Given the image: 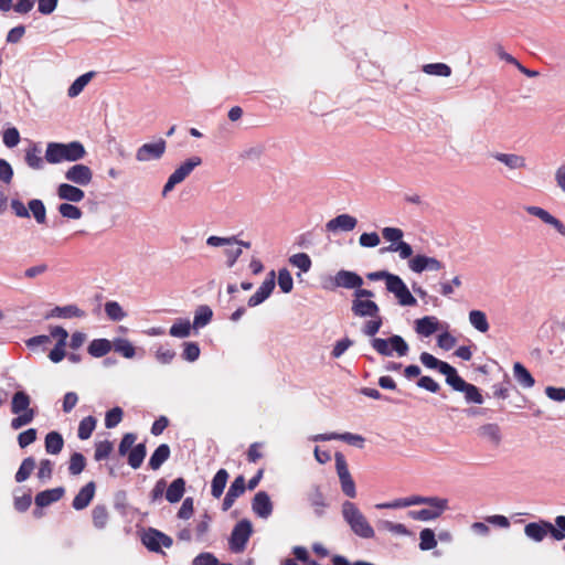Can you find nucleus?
Instances as JSON below:
<instances>
[{"instance_id": "obj_1", "label": "nucleus", "mask_w": 565, "mask_h": 565, "mask_svg": "<svg viewBox=\"0 0 565 565\" xmlns=\"http://www.w3.org/2000/svg\"><path fill=\"white\" fill-rule=\"evenodd\" d=\"M341 514L344 522L356 536L364 540L374 539V529L354 502L344 501L341 505Z\"/></svg>"}, {"instance_id": "obj_2", "label": "nucleus", "mask_w": 565, "mask_h": 565, "mask_svg": "<svg viewBox=\"0 0 565 565\" xmlns=\"http://www.w3.org/2000/svg\"><path fill=\"white\" fill-rule=\"evenodd\" d=\"M85 156V147L81 141L76 140L68 143L49 142L45 150V160L51 164H57L63 161H78Z\"/></svg>"}, {"instance_id": "obj_3", "label": "nucleus", "mask_w": 565, "mask_h": 565, "mask_svg": "<svg viewBox=\"0 0 565 565\" xmlns=\"http://www.w3.org/2000/svg\"><path fill=\"white\" fill-rule=\"evenodd\" d=\"M428 502L423 504L428 505L420 510H412L408 512V516L416 521H431L438 519L449 508L448 499L440 497H426Z\"/></svg>"}, {"instance_id": "obj_4", "label": "nucleus", "mask_w": 565, "mask_h": 565, "mask_svg": "<svg viewBox=\"0 0 565 565\" xmlns=\"http://www.w3.org/2000/svg\"><path fill=\"white\" fill-rule=\"evenodd\" d=\"M371 345L383 356H391L393 352H396L398 356H405L409 350L407 342L398 334H394L388 339L373 338Z\"/></svg>"}, {"instance_id": "obj_5", "label": "nucleus", "mask_w": 565, "mask_h": 565, "mask_svg": "<svg viewBox=\"0 0 565 565\" xmlns=\"http://www.w3.org/2000/svg\"><path fill=\"white\" fill-rule=\"evenodd\" d=\"M253 533L252 522L247 519L238 521L231 533L228 544L234 553H242L246 548V544Z\"/></svg>"}, {"instance_id": "obj_6", "label": "nucleus", "mask_w": 565, "mask_h": 565, "mask_svg": "<svg viewBox=\"0 0 565 565\" xmlns=\"http://www.w3.org/2000/svg\"><path fill=\"white\" fill-rule=\"evenodd\" d=\"M455 391L465 394L467 403L482 404L483 397L479 388L470 383H467L456 371L447 382Z\"/></svg>"}, {"instance_id": "obj_7", "label": "nucleus", "mask_w": 565, "mask_h": 565, "mask_svg": "<svg viewBox=\"0 0 565 565\" xmlns=\"http://www.w3.org/2000/svg\"><path fill=\"white\" fill-rule=\"evenodd\" d=\"M166 149L167 142L162 138H159L154 142L143 143L136 151V160L139 162L160 160L163 157Z\"/></svg>"}, {"instance_id": "obj_8", "label": "nucleus", "mask_w": 565, "mask_h": 565, "mask_svg": "<svg viewBox=\"0 0 565 565\" xmlns=\"http://www.w3.org/2000/svg\"><path fill=\"white\" fill-rule=\"evenodd\" d=\"M363 278L355 271L340 269L331 277L332 289L345 288L355 290L358 287H362Z\"/></svg>"}, {"instance_id": "obj_9", "label": "nucleus", "mask_w": 565, "mask_h": 565, "mask_svg": "<svg viewBox=\"0 0 565 565\" xmlns=\"http://www.w3.org/2000/svg\"><path fill=\"white\" fill-rule=\"evenodd\" d=\"M141 541L143 545L152 552H160L162 546L171 547L173 544L170 536L152 527L145 532Z\"/></svg>"}, {"instance_id": "obj_10", "label": "nucleus", "mask_w": 565, "mask_h": 565, "mask_svg": "<svg viewBox=\"0 0 565 565\" xmlns=\"http://www.w3.org/2000/svg\"><path fill=\"white\" fill-rule=\"evenodd\" d=\"M387 291L394 294V296L398 299V303L401 306L417 305L416 298L411 294L406 284L399 276H396L394 280L392 279L391 284L388 285Z\"/></svg>"}, {"instance_id": "obj_11", "label": "nucleus", "mask_w": 565, "mask_h": 565, "mask_svg": "<svg viewBox=\"0 0 565 565\" xmlns=\"http://www.w3.org/2000/svg\"><path fill=\"white\" fill-rule=\"evenodd\" d=\"M65 179L79 186H85L92 182L93 171L89 167L77 163L67 169Z\"/></svg>"}, {"instance_id": "obj_12", "label": "nucleus", "mask_w": 565, "mask_h": 565, "mask_svg": "<svg viewBox=\"0 0 565 565\" xmlns=\"http://www.w3.org/2000/svg\"><path fill=\"white\" fill-rule=\"evenodd\" d=\"M313 441H327V440H342L349 445H352L358 448H363L365 438L358 434L352 433H329V434H319L311 437Z\"/></svg>"}, {"instance_id": "obj_13", "label": "nucleus", "mask_w": 565, "mask_h": 565, "mask_svg": "<svg viewBox=\"0 0 565 565\" xmlns=\"http://www.w3.org/2000/svg\"><path fill=\"white\" fill-rule=\"evenodd\" d=\"M408 265H409L411 270H413L414 273H417V274H420L425 270L437 271L444 267L441 262H439L437 258L429 257L426 255L414 256L409 260Z\"/></svg>"}, {"instance_id": "obj_14", "label": "nucleus", "mask_w": 565, "mask_h": 565, "mask_svg": "<svg viewBox=\"0 0 565 565\" xmlns=\"http://www.w3.org/2000/svg\"><path fill=\"white\" fill-rule=\"evenodd\" d=\"M275 271L271 270L268 277L263 281L256 292L249 297L247 305L248 307H256L263 303L273 292L275 288Z\"/></svg>"}, {"instance_id": "obj_15", "label": "nucleus", "mask_w": 565, "mask_h": 565, "mask_svg": "<svg viewBox=\"0 0 565 565\" xmlns=\"http://www.w3.org/2000/svg\"><path fill=\"white\" fill-rule=\"evenodd\" d=\"M351 311L354 317L369 318L376 317L380 312L379 305L371 299H352Z\"/></svg>"}, {"instance_id": "obj_16", "label": "nucleus", "mask_w": 565, "mask_h": 565, "mask_svg": "<svg viewBox=\"0 0 565 565\" xmlns=\"http://www.w3.org/2000/svg\"><path fill=\"white\" fill-rule=\"evenodd\" d=\"M525 211L530 215L539 217L545 224L553 226L562 236H565V225L548 211L535 205L525 206Z\"/></svg>"}, {"instance_id": "obj_17", "label": "nucleus", "mask_w": 565, "mask_h": 565, "mask_svg": "<svg viewBox=\"0 0 565 565\" xmlns=\"http://www.w3.org/2000/svg\"><path fill=\"white\" fill-rule=\"evenodd\" d=\"M420 362L428 369L438 370L441 374L446 376V383L452 376V374L457 371L449 363L444 362L435 358L433 354L428 352H423L419 355Z\"/></svg>"}, {"instance_id": "obj_18", "label": "nucleus", "mask_w": 565, "mask_h": 565, "mask_svg": "<svg viewBox=\"0 0 565 565\" xmlns=\"http://www.w3.org/2000/svg\"><path fill=\"white\" fill-rule=\"evenodd\" d=\"M252 510L262 519H268L271 515L273 502L266 491H259L255 494L252 501Z\"/></svg>"}, {"instance_id": "obj_19", "label": "nucleus", "mask_w": 565, "mask_h": 565, "mask_svg": "<svg viewBox=\"0 0 565 565\" xmlns=\"http://www.w3.org/2000/svg\"><path fill=\"white\" fill-rule=\"evenodd\" d=\"M356 224L358 220L354 216L350 214H340L327 222L326 230L330 233H337L339 231L351 232L355 228Z\"/></svg>"}, {"instance_id": "obj_20", "label": "nucleus", "mask_w": 565, "mask_h": 565, "mask_svg": "<svg viewBox=\"0 0 565 565\" xmlns=\"http://www.w3.org/2000/svg\"><path fill=\"white\" fill-rule=\"evenodd\" d=\"M551 522L545 520H540L537 522H530L524 526V534L530 540L540 543L542 542L548 534L551 535Z\"/></svg>"}, {"instance_id": "obj_21", "label": "nucleus", "mask_w": 565, "mask_h": 565, "mask_svg": "<svg viewBox=\"0 0 565 565\" xmlns=\"http://www.w3.org/2000/svg\"><path fill=\"white\" fill-rule=\"evenodd\" d=\"M307 500L313 509L315 515L321 518L329 504L319 486L315 484L311 487L310 491L307 493Z\"/></svg>"}, {"instance_id": "obj_22", "label": "nucleus", "mask_w": 565, "mask_h": 565, "mask_svg": "<svg viewBox=\"0 0 565 565\" xmlns=\"http://www.w3.org/2000/svg\"><path fill=\"white\" fill-rule=\"evenodd\" d=\"M95 489L96 486L94 481H89L84 487H82L73 499L72 507L77 511L87 508L95 495Z\"/></svg>"}, {"instance_id": "obj_23", "label": "nucleus", "mask_w": 565, "mask_h": 565, "mask_svg": "<svg viewBox=\"0 0 565 565\" xmlns=\"http://www.w3.org/2000/svg\"><path fill=\"white\" fill-rule=\"evenodd\" d=\"M423 502H428L424 495H411L407 498L396 499L391 502L379 503L375 505L376 509H401L412 505H420Z\"/></svg>"}, {"instance_id": "obj_24", "label": "nucleus", "mask_w": 565, "mask_h": 565, "mask_svg": "<svg viewBox=\"0 0 565 565\" xmlns=\"http://www.w3.org/2000/svg\"><path fill=\"white\" fill-rule=\"evenodd\" d=\"M57 196L66 202L77 203L85 198L84 191L70 183H61L57 186Z\"/></svg>"}, {"instance_id": "obj_25", "label": "nucleus", "mask_w": 565, "mask_h": 565, "mask_svg": "<svg viewBox=\"0 0 565 565\" xmlns=\"http://www.w3.org/2000/svg\"><path fill=\"white\" fill-rule=\"evenodd\" d=\"M64 493L65 489L63 487L44 490L35 495L34 502L38 508H45L58 501L64 495Z\"/></svg>"}, {"instance_id": "obj_26", "label": "nucleus", "mask_w": 565, "mask_h": 565, "mask_svg": "<svg viewBox=\"0 0 565 565\" xmlns=\"http://www.w3.org/2000/svg\"><path fill=\"white\" fill-rule=\"evenodd\" d=\"M202 163V159L198 156H193L182 162L172 173L171 175L177 180V182L181 183L185 180L186 177L191 174V172Z\"/></svg>"}, {"instance_id": "obj_27", "label": "nucleus", "mask_w": 565, "mask_h": 565, "mask_svg": "<svg viewBox=\"0 0 565 565\" xmlns=\"http://www.w3.org/2000/svg\"><path fill=\"white\" fill-rule=\"evenodd\" d=\"M491 156L510 170L523 169L526 167L525 158L516 153L494 152Z\"/></svg>"}, {"instance_id": "obj_28", "label": "nucleus", "mask_w": 565, "mask_h": 565, "mask_svg": "<svg viewBox=\"0 0 565 565\" xmlns=\"http://www.w3.org/2000/svg\"><path fill=\"white\" fill-rule=\"evenodd\" d=\"M439 328V321L434 316H425L415 321V331L423 337H430Z\"/></svg>"}, {"instance_id": "obj_29", "label": "nucleus", "mask_w": 565, "mask_h": 565, "mask_svg": "<svg viewBox=\"0 0 565 565\" xmlns=\"http://www.w3.org/2000/svg\"><path fill=\"white\" fill-rule=\"evenodd\" d=\"M513 376L518 384L523 388H531L535 384L533 375L521 362H515L513 364Z\"/></svg>"}, {"instance_id": "obj_30", "label": "nucleus", "mask_w": 565, "mask_h": 565, "mask_svg": "<svg viewBox=\"0 0 565 565\" xmlns=\"http://www.w3.org/2000/svg\"><path fill=\"white\" fill-rule=\"evenodd\" d=\"M185 492V480L183 478L174 479L166 490V499L170 503L179 502Z\"/></svg>"}, {"instance_id": "obj_31", "label": "nucleus", "mask_w": 565, "mask_h": 565, "mask_svg": "<svg viewBox=\"0 0 565 565\" xmlns=\"http://www.w3.org/2000/svg\"><path fill=\"white\" fill-rule=\"evenodd\" d=\"M171 454L170 447L167 444L159 445L156 450L152 452L149 459V468L152 470H158L160 467L169 459Z\"/></svg>"}, {"instance_id": "obj_32", "label": "nucleus", "mask_w": 565, "mask_h": 565, "mask_svg": "<svg viewBox=\"0 0 565 565\" xmlns=\"http://www.w3.org/2000/svg\"><path fill=\"white\" fill-rule=\"evenodd\" d=\"M31 397L24 391H18L13 394L11 399V413H22L32 409Z\"/></svg>"}, {"instance_id": "obj_33", "label": "nucleus", "mask_w": 565, "mask_h": 565, "mask_svg": "<svg viewBox=\"0 0 565 565\" xmlns=\"http://www.w3.org/2000/svg\"><path fill=\"white\" fill-rule=\"evenodd\" d=\"M113 349V342L107 339H94L88 348V353L94 358L105 356Z\"/></svg>"}, {"instance_id": "obj_34", "label": "nucleus", "mask_w": 565, "mask_h": 565, "mask_svg": "<svg viewBox=\"0 0 565 565\" xmlns=\"http://www.w3.org/2000/svg\"><path fill=\"white\" fill-rule=\"evenodd\" d=\"M41 149L36 143H32L26 150H25V163L34 170H41L44 167V162L42 157L40 156Z\"/></svg>"}, {"instance_id": "obj_35", "label": "nucleus", "mask_w": 565, "mask_h": 565, "mask_svg": "<svg viewBox=\"0 0 565 565\" xmlns=\"http://www.w3.org/2000/svg\"><path fill=\"white\" fill-rule=\"evenodd\" d=\"M213 318V311L207 305L199 306L194 311L193 329H201L207 326Z\"/></svg>"}, {"instance_id": "obj_36", "label": "nucleus", "mask_w": 565, "mask_h": 565, "mask_svg": "<svg viewBox=\"0 0 565 565\" xmlns=\"http://www.w3.org/2000/svg\"><path fill=\"white\" fill-rule=\"evenodd\" d=\"M52 317L70 319V318H84L85 311L78 308L76 305H67L64 307H55L52 312Z\"/></svg>"}, {"instance_id": "obj_37", "label": "nucleus", "mask_w": 565, "mask_h": 565, "mask_svg": "<svg viewBox=\"0 0 565 565\" xmlns=\"http://www.w3.org/2000/svg\"><path fill=\"white\" fill-rule=\"evenodd\" d=\"M64 446L63 437L57 431H50L45 436V450L47 454L57 455L62 451Z\"/></svg>"}, {"instance_id": "obj_38", "label": "nucleus", "mask_w": 565, "mask_h": 565, "mask_svg": "<svg viewBox=\"0 0 565 565\" xmlns=\"http://www.w3.org/2000/svg\"><path fill=\"white\" fill-rule=\"evenodd\" d=\"M228 479V472L225 469H220L212 479L211 493L214 498H220L225 489Z\"/></svg>"}, {"instance_id": "obj_39", "label": "nucleus", "mask_w": 565, "mask_h": 565, "mask_svg": "<svg viewBox=\"0 0 565 565\" xmlns=\"http://www.w3.org/2000/svg\"><path fill=\"white\" fill-rule=\"evenodd\" d=\"M94 76L95 72L93 71L78 76L68 87L67 95L71 98L78 96Z\"/></svg>"}, {"instance_id": "obj_40", "label": "nucleus", "mask_w": 565, "mask_h": 565, "mask_svg": "<svg viewBox=\"0 0 565 565\" xmlns=\"http://www.w3.org/2000/svg\"><path fill=\"white\" fill-rule=\"evenodd\" d=\"M147 455V448L143 443H140L136 445L129 452H128V465L132 469H138Z\"/></svg>"}, {"instance_id": "obj_41", "label": "nucleus", "mask_w": 565, "mask_h": 565, "mask_svg": "<svg viewBox=\"0 0 565 565\" xmlns=\"http://www.w3.org/2000/svg\"><path fill=\"white\" fill-rule=\"evenodd\" d=\"M193 324L189 319H178L169 330V334L174 338H188L191 334Z\"/></svg>"}, {"instance_id": "obj_42", "label": "nucleus", "mask_w": 565, "mask_h": 565, "mask_svg": "<svg viewBox=\"0 0 565 565\" xmlns=\"http://www.w3.org/2000/svg\"><path fill=\"white\" fill-rule=\"evenodd\" d=\"M28 210L30 213H32L34 220L38 224H45L46 223V209L42 200L40 199H32L28 203Z\"/></svg>"}, {"instance_id": "obj_43", "label": "nucleus", "mask_w": 565, "mask_h": 565, "mask_svg": "<svg viewBox=\"0 0 565 565\" xmlns=\"http://www.w3.org/2000/svg\"><path fill=\"white\" fill-rule=\"evenodd\" d=\"M469 322L479 332L486 333L489 330L487 316L481 310H471L469 312Z\"/></svg>"}, {"instance_id": "obj_44", "label": "nucleus", "mask_w": 565, "mask_h": 565, "mask_svg": "<svg viewBox=\"0 0 565 565\" xmlns=\"http://www.w3.org/2000/svg\"><path fill=\"white\" fill-rule=\"evenodd\" d=\"M115 352L121 354L126 359H132L136 354V349L131 342L124 338H117L113 341Z\"/></svg>"}, {"instance_id": "obj_45", "label": "nucleus", "mask_w": 565, "mask_h": 565, "mask_svg": "<svg viewBox=\"0 0 565 565\" xmlns=\"http://www.w3.org/2000/svg\"><path fill=\"white\" fill-rule=\"evenodd\" d=\"M34 468H35L34 458L33 457L24 458L14 476L15 481L19 483L25 481L30 477V475L32 473Z\"/></svg>"}, {"instance_id": "obj_46", "label": "nucleus", "mask_w": 565, "mask_h": 565, "mask_svg": "<svg viewBox=\"0 0 565 565\" xmlns=\"http://www.w3.org/2000/svg\"><path fill=\"white\" fill-rule=\"evenodd\" d=\"M96 418L93 417V416H87V417H84L81 422H79V425H78V429H77V436L81 440H86L88 439L95 427H96Z\"/></svg>"}, {"instance_id": "obj_47", "label": "nucleus", "mask_w": 565, "mask_h": 565, "mask_svg": "<svg viewBox=\"0 0 565 565\" xmlns=\"http://www.w3.org/2000/svg\"><path fill=\"white\" fill-rule=\"evenodd\" d=\"M419 550L430 551L437 546L436 534L431 529H424L419 533Z\"/></svg>"}, {"instance_id": "obj_48", "label": "nucleus", "mask_w": 565, "mask_h": 565, "mask_svg": "<svg viewBox=\"0 0 565 565\" xmlns=\"http://www.w3.org/2000/svg\"><path fill=\"white\" fill-rule=\"evenodd\" d=\"M479 435L498 445L501 441L500 427L497 424H486L479 428Z\"/></svg>"}, {"instance_id": "obj_49", "label": "nucleus", "mask_w": 565, "mask_h": 565, "mask_svg": "<svg viewBox=\"0 0 565 565\" xmlns=\"http://www.w3.org/2000/svg\"><path fill=\"white\" fill-rule=\"evenodd\" d=\"M423 72L428 75L448 77L451 75V68L445 63H429L423 66Z\"/></svg>"}, {"instance_id": "obj_50", "label": "nucleus", "mask_w": 565, "mask_h": 565, "mask_svg": "<svg viewBox=\"0 0 565 565\" xmlns=\"http://www.w3.org/2000/svg\"><path fill=\"white\" fill-rule=\"evenodd\" d=\"M380 252L382 254L385 252H393V253L397 252L402 259H407L413 255L412 246L404 241H399L397 244H391L387 247H383V248H381Z\"/></svg>"}, {"instance_id": "obj_51", "label": "nucleus", "mask_w": 565, "mask_h": 565, "mask_svg": "<svg viewBox=\"0 0 565 565\" xmlns=\"http://www.w3.org/2000/svg\"><path fill=\"white\" fill-rule=\"evenodd\" d=\"M58 213L67 220H79L83 215V212L76 205L71 204L70 202L61 203L57 206Z\"/></svg>"}, {"instance_id": "obj_52", "label": "nucleus", "mask_w": 565, "mask_h": 565, "mask_svg": "<svg viewBox=\"0 0 565 565\" xmlns=\"http://www.w3.org/2000/svg\"><path fill=\"white\" fill-rule=\"evenodd\" d=\"M94 526L102 530L106 526L108 521V511L105 505H96L92 511Z\"/></svg>"}, {"instance_id": "obj_53", "label": "nucleus", "mask_w": 565, "mask_h": 565, "mask_svg": "<svg viewBox=\"0 0 565 565\" xmlns=\"http://www.w3.org/2000/svg\"><path fill=\"white\" fill-rule=\"evenodd\" d=\"M86 466V459L81 452L72 454L70 458L68 472L72 476L79 475Z\"/></svg>"}, {"instance_id": "obj_54", "label": "nucleus", "mask_w": 565, "mask_h": 565, "mask_svg": "<svg viewBox=\"0 0 565 565\" xmlns=\"http://www.w3.org/2000/svg\"><path fill=\"white\" fill-rule=\"evenodd\" d=\"M370 320H367L364 324H363V328H362V332L364 335H367V337H374L381 329V327L383 326V319L380 315V312L377 313V316L375 317H369Z\"/></svg>"}, {"instance_id": "obj_55", "label": "nucleus", "mask_w": 565, "mask_h": 565, "mask_svg": "<svg viewBox=\"0 0 565 565\" xmlns=\"http://www.w3.org/2000/svg\"><path fill=\"white\" fill-rule=\"evenodd\" d=\"M555 524L551 523L548 529L551 530V537L557 542L565 539V515H558L555 518Z\"/></svg>"}, {"instance_id": "obj_56", "label": "nucleus", "mask_w": 565, "mask_h": 565, "mask_svg": "<svg viewBox=\"0 0 565 565\" xmlns=\"http://www.w3.org/2000/svg\"><path fill=\"white\" fill-rule=\"evenodd\" d=\"M379 526L396 535H411V531L402 523H394L392 521L382 520L380 521Z\"/></svg>"}, {"instance_id": "obj_57", "label": "nucleus", "mask_w": 565, "mask_h": 565, "mask_svg": "<svg viewBox=\"0 0 565 565\" xmlns=\"http://www.w3.org/2000/svg\"><path fill=\"white\" fill-rule=\"evenodd\" d=\"M105 312L113 321H121L126 313L117 301H107L105 303Z\"/></svg>"}, {"instance_id": "obj_58", "label": "nucleus", "mask_w": 565, "mask_h": 565, "mask_svg": "<svg viewBox=\"0 0 565 565\" xmlns=\"http://www.w3.org/2000/svg\"><path fill=\"white\" fill-rule=\"evenodd\" d=\"M289 262L292 266L299 268L303 273L309 271L312 265L309 255L306 253H298L292 255L289 258Z\"/></svg>"}, {"instance_id": "obj_59", "label": "nucleus", "mask_w": 565, "mask_h": 565, "mask_svg": "<svg viewBox=\"0 0 565 565\" xmlns=\"http://www.w3.org/2000/svg\"><path fill=\"white\" fill-rule=\"evenodd\" d=\"M278 286L284 294H288L294 288L291 274L287 268H282L278 273Z\"/></svg>"}, {"instance_id": "obj_60", "label": "nucleus", "mask_w": 565, "mask_h": 565, "mask_svg": "<svg viewBox=\"0 0 565 565\" xmlns=\"http://www.w3.org/2000/svg\"><path fill=\"white\" fill-rule=\"evenodd\" d=\"M200 352L201 350L196 342H184L182 359L188 362H194L199 359Z\"/></svg>"}, {"instance_id": "obj_61", "label": "nucleus", "mask_w": 565, "mask_h": 565, "mask_svg": "<svg viewBox=\"0 0 565 565\" xmlns=\"http://www.w3.org/2000/svg\"><path fill=\"white\" fill-rule=\"evenodd\" d=\"M124 412L120 407L116 406L109 409L105 416L106 428H115L122 419Z\"/></svg>"}, {"instance_id": "obj_62", "label": "nucleus", "mask_w": 565, "mask_h": 565, "mask_svg": "<svg viewBox=\"0 0 565 565\" xmlns=\"http://www.w3.org/2000/svg\"><path fill=\"white\" fill-rule=\"evenodd\" d=\"M113 451V444L109 440L98 441L95 446V455L94 458L96 461H102L109 457Z\"/></svg>"}, {"instance_id": "obj_63", "label": "nucleus", "mask_w": 565, "mask_h": 565, "mask_svg": "<svg viewBox=\"0 0 565 565\" xmlns=\"http://www.w3.org/2000/svg\"><path fill=\"white\" fill-rule=\"evenodd\" d=\"M3 143L8 148H13L20 142V132L15 127H10L2 132Z\"/></svg>"}, {"instance_id": "obj_64", "label": "nucleus", "mask_w": 565, "mask_h": 565, "mask_svg": "<svg viewBox=\"0 0 565 565\" xmlns=\"http://www.w3.org/2000/svg\"><path fill=\"white\" fill-rule=\"evenodd\" d=\"M137 439L136 434L134 433H127L122 436L119 446H118V452L120 456L127 455L135 446V441Z\"/></svg>"}]
</instances>
